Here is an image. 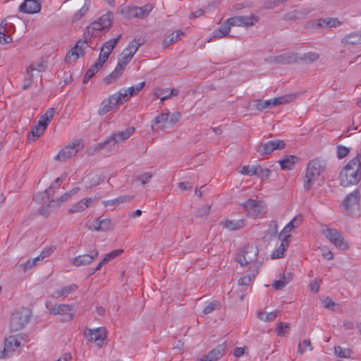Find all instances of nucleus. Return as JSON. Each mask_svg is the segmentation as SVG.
I'll return each instance as SVG.
<instances>
[{
  "label": "nucleus",
  "instance_id": "obj_12",
  "mask_svg": "<svg viewBox=\"0 0 361 361\" xmlns=\"http://www.w3.org/2000/svg\"><path fill=\"white\" fill-rule=\"evenodd\" d=\"M241 205L250 218L255 219L259 217L264 213L262 204L255 200L249 199L245 202L241 204Z\"/></svg>",
  "mask_w": 361,
  "mask_h": 361
},
{
  "label": "nucleus",
  "instance_id": "obj_22",
  "mask_svg": "<svg viewBox=\"0 0 361 361\" xmlns=\"http://www.w3.org/2000/svg\"><path fill=\"white\" fill-rule=\"evenodd\" d=\"M115 102L114 97H113L112 95L109 96L107 99H104L100 104L98 114L100 116H103L110 112L116 106L118 105L115 103Z\"/></svg>",
  "mask_w": 361,
  "mask_h": 361
},
{
  "label": "nucleus",
  "instance_id": "obj_44",
  "mask_svg": "<svg viewBox=\"0 0 361 361\" xmlns=\"http://www.w3.org/2000/svg\"><path fill=\"white\" fill-rule=\"evenodd\" d=\"M77 288L78 286L76 284H71L57 290L56 291V294L57 297L67 296L73 291H75Z\"/></svg>",
  "mask_w": 361,
  "mask_h": 361
},
{
  "label": "nucleus",
  "instance_id": "obj_53",
  "mask_svg": "<svg viewBox=\"0 0 361 361\" xmlns=\"http://www.w3.org/2000/svg\"><path fill=\"white\" fill-rule=\"evenodd\" d=\"M123 250H122V249L114 250L106 254L104 257L103 258V259L104 260V262L106 263H108L111 260H112L114 258L119 256L121 253H123Z\"/></svg>",
  "mask_w": 361,
  "mask_h": 361
},
{
  "label": "nucleus",
  "instance_id": "obj_23",
  "mask_svg": "<svg viewBox=\"0 0 361 361\" xmlns=\"http://www.w3.org/2000/svg\"><path fill=\"white\" fill-rule=\"evenodd\" d=\"M220 224L229 231H236L241 229L245 226L244 219L230 220L225 219L220 222Z\"/></svg>",
  "mask_w": 361,
  "mask_h": 361
},
{
  "label": "nucleus",
  "instance_id": "obj_29",
  "mask_svg": "<svg viewBox=\"0 0 361 361\" xmlns=\"http://www.w3.org/2000/svg\"><path fill=\"white\" fill-rule=\"evenodd\" d=\"M121 67V66L120 65H117L115 70L104 78V82L106 85L116 82L120 78L124 71Z\"/></svg>",
  "mask_w": 361,
  "mask_h": 361
},
{
  "label": "nucleus",
  "instance_id": "obj_49",
  "mask_svg": "<svg viewBox=\"0 0 361 361\" xmlns=\"http://www.w3.org/2000/svg\"><path fill=\"white\" fill-rule=\"evenodd\" d=\"M256 171L257 173L255 176L262 180L268 179L271 174V171L269 169H263L260 165L257 166Z\"/></svg>",
  "mask_w": 361,
  "mask_h": 361
},
{
  "label": "nucleus",
  "instance_id": "obj_31",
  "mask_svg": "<svg viewBox=\"0 0 361 361\" xmlns=\"http://www.w3.org/2000/svg\"><path fill=\"white\" fill-rule=\"evenodd\" d=\"M259 264H255L253 269L251 271V274H247L238 280L239 285L241 286H248L251 283L253 279L257 276L258 274V269H259Z\"/></svg>",
  "mask_w": 361,
  "mask_h": 361
},
{
  "label": "nucleus",
  "instance_id": "obj_47",
  "mask_svg": "<svg viewBox=\"0 0 361 361\" xmlns=\"http://www.w3.org/2000/svg\"><path fill=\"white\" fill-rule=\"evenodd\" d=\"M164 91V90L161 89V90H158L155 92V95L157 96V97L160 98L161 101H164L166 99H170L173 96H177L179 92V91L177 89L173 88V89H171L170 93L169 94V95H163L162 96V94H163Z\"/></svg>",
  "mask_w": 361,
  "mask_h": 361
},
{
  "label": "nucleus",
  "instance_id": "obj_16",
  "mask_svg": "<svg viewBox=\"0 0 361 361\" xmlns=\"http://www.w3.org/2000/svg\"><path fill=\"white\" fill-rule=\"evenodd\" d=\"M360 199V194L359 190H355L353 192L349 193L343 200L342 205L344 209L352 214L355 209L359 207V202Z\"/></svg>",
  "mask_w": 361,
  "mask_h": 361
},
{
  "label": "nucleus",
  "instance_id": "obj_62",
  "mask_svg": "<svg viewBox=\"0 0 361 361\" xmlns=\"http://www.w3.org/2000/svg\"><path fill=\"white\" fill-rule=\"evenodd\" d=\"M145 82H142L137 84L135 86H132L128 89L130 96H133V94L139 92L145 86Z\"/></svg>",
  "mask_w": 361,
  "mask_h": 361
},
{
  "label": "nucleus",
  "instance_id": "obj_8",
  "mask_svg": "<svg viewBox=\"0 0 361 361\" xmlns=\"http://www.w3.org/2000/svg\"><path fill=\"white\" fill-rule=\"evenodd\" d=\"M257 255L258 248L255 245H247L245 246L241 252L237 255L236 259L241 266L252 264H258L256 263ZM255 265H253V267Z\"/></svg>",
  "mask_w": 361,
  "mask_h": 361
},
{
  "label": "nucleus",
  "instance_id": "obj_20",
  "mask_svg": "<svg viewBox=\"0 0 361 361\" xmlns=\"http://www.w3.org/2000/svg\"><path fill=\"white\" fill-rule=\"evenodd\" d=\"M106 333L107 331L105 327H99L95 329H89L85 336L90 338V341L103 342L106 338Z\"/></svg>",
  "mask_w": 361,
  "mask_h": 361
},
{
  "label": "nucleus",
  "instance_id": "obj_55",
  "mask_svg": "<svg viewBox=\"0 0 361 361\" xmlns=\"http://www.w3.org/2000/svg\"><path fill=\"white\" fill-rule=\"evenodd\" d=\"M178 41V37L177 36H175L174 33H171L170 35H169L164 39L163 43H162V47L164 48H166L169 46L176 43Z\"/></svg>",
  "mask_w": 361,
  "mask_h": 361
},
{
  "label": "nucleus",
  "instance_id": "obj_4",
  "mask_svg": "<svg viewBox=\"0 0 361 361\" xmlns=\"http://www.w3.org/2000/svg\"><path fill=\"white\" fill-rule=\"evenodd\" d=\"M21 341H26L25 335L23 334L12 335L6 338L4 350L0 351V359H6L11 356L16 348L20 346Z\"/></svg>",
  "mask_w": 361,
  "mask_h": 361
},
{
  "label": "nucleus",
  "instance_id": "obj_57",
  "mask_svg": "<svg viewBox=\"0 0 361 361\" xmlns=\"http://www.w3.org/2000/svg\"><path fill=\"white\" fill-rule=\"evenodd\" d=\"M256 169L257 166H244L242 168L240 173L244 175L254 176L257 173Z\"/></svg>",
  "mask_w": 361,
  "mask_h": 361
},
{
  "label": "nucleus",
  "instance_id": "obj_21",
  "mask_svg": "<svg viewBox=\"0 0 361 361\" xmlns=\"http://www.w3.org/2000/svg\"><path fill=\"white\" fill-rule=\"evenodd\" d=\"M226 353V345L224 344H219L207 355H204L201 360L202 361H216Z\"/></svg>",
  "mask_w": 361,
  "mask_h": 361
},
{
  "label": "nucleus",
  "instance_id": "obj_52",
  "mask_svg": "<svg viewBox=\"0 0 361 361\" xmlns=\"http://www.w3.org/2000/svg\"><path fill=\"white\" fill-rule=\"evenodd\" d=\"M152 178V174L149 172H145L143 173H141L138 176H137L135 178V181H140L142 183V185H145L146 183H149L151 178Z\"/></svg>",
  "mask_w": 361,
  "mask_h": 361
},
{
  "label": "nucleus",
  "instance_id": "obj_26",
  "mask_svg": "<svg viewBox=\"0 0 361 361\" xmlns=\"http://www.w3.org/2000/svg\"><path fill=\"white\" fill-rule=\"evenodd\" d=\"M302 222V216H295L282 230L279 234V238H283L284 235H288V233L291 232L295 228L299 227Z\"/></svg>",
  "mask_w": 361,
  "mask_h": 361
},
{
  "label": "nucleus",
  "instance_id": "obj_30",
  "mask_svg": "<svg viewBox=\"0 0 361 361\" xmlns=\"http://www.w3.org/2000/svg\"><path fill=\"white\" fill-rule=\"evenodd\" d=\"M92 201V198H85L81 200L69 209V212L73 214L82 212L89 206V203Z\"/></svg>",
  "mask_w": 361,
  "mask_h": 361
},
{
  "label": "nucleus",
  "instance_id": "obj_15",
  "mask_svg": "<svg viewBox=\"0 0 361 361\" xmlns=\"http://www.w3.org/2000/svg\"><path fill=\"white\" fill-rule=\"evenodd\" d=\"M47 307L49 310V312L51 314H61L64 318L61 320L62 322L71 321L73 317L74 313L72 312V306L66 304L55 305L51 307H49L47 305Z\"/></svg>",
  "mask_w": 361,
  "mask_h": 361
},
{
  "label": "nucleus",
  "instance_id": "obj_25",
  "mask_svg": "<svg viewBox=\"0 0 361 361\" xmlns=\"http://www.w3.org/2000/svg\"><path fill=\"white\" fill-rule=\"evenodd\" d=\"M47 123H44L39 120L37 125H35L28 135L29 141H35L37 140L47 129Z\"/></svg>",
  "mask_w": 361,
  "mask_h": 361
},
{
  "label": "nucleus",
  "instance_id": "obj_43",
  "mask_svg": "<svg viewBox=\"0 0 361 361\" xmlns=\"http://www.w3.org/2000/svg\"><path fill=\"white\" fill-rule=\"evenodd\" d=\"M334 353L338 357L349 358L351 356L352 350L338 345L334 347Z\"/></svg>",
  "mask_w": 361,
  "mask_h": 361
},
{
  "label": "nucleus",
  "instance_id": "obj_9",
  "mask_svg": "<svg viewBox=\"0 0 361 361\" xmlns=\"http://www.w3.org/2000/svg\"><path fill=\"white\" fill-rule=\"evenodd\" d=\"M140 45L141 44L135 39L130 42L120 54L117 65H120L121 68L124 70L126 66L130 61Z\"/></svg>",
  "mask_w": 361,
  "mask_h": 361
},
{
  "label": "nucleus",
  "instance_id": "obj_48",
  "mask_svg": "<svg viewBox=\"0 0 361 361\" xmlns=\"http://www.w3.org/2000/svg\"><path fill=\"white\" fill-rule=\"evenodd\" d=\"M169 116V113L160 114L153 120V123L165 127Z\"/></svg>",
  "mask_w": 361,
  "mask_h": 361
},
{
  "label": "nucleus",
  "instance_id": "obj_33",
  "mask_svg": "<svg viewBox=\"0 0 361 361\" xmlns=\"http://www.w3.org/2000/svg\"><path fill=\"white\" fill-rule=\"evenodd\" d=\"M85 51H79L75 47H73L65 56V61L67 63H71L76 61L80 56L85 55Z\"/></svg>",
  "mask_w": 361,
  "mask_h": 361
},
{
  "label": "nucleus",
  "instance_id": "obj_56",
  "mask_svg": "<svg viewBox=\"0 0 361 361\" xmlns=\"http://www.w3.org/2000/svg\"><path fill=\"white\" fill-rule=\"evenodd\" d=\"M220 307V303L216 300H213L209 302L203 310V313L204 314H208L212 312L216 308H219Z\"/></svg>",
  "mask_w": 361,
  "mask_h": 361
},
{
  "label": "nucleus",
  "instance_id": "obj_13",
  "mask_svg": "<svg viewBox=\"0 0 361 361\" xmlns=\"http://www.w3.org/2000/svg\"><path fill=\"white\" fill-rule=\"evenodd\" d=\"M286 144L281 140H272L262 142L256 147V150L261 155L269 154L275 149H282Z\"/></svg>",
  "mask_w": 361,
  "mask_h": 361
},
{
  "label": "nucleus",
  "instance_id": "obj_38",
  "mask_svg": "<svg viewBox=\"0 0 361 361\" xmlns=\"http://www.w3.org/2000/svg\"><path fill=\"white\" fill-rule=\"evenodd\" d=\"M85 3L83 5V6L73 15V18H72L73 22L78 21L84 16H85L86 13L89 11V9L90 7V1H87V0H85Z\"/></svg>",
  "mask_w": 361,
  "mask_h": 361
},
{
  "label": "nucleus",
  "instance_id": "obj_61",
  "mask_svg": "<svg viewBox=\"0 0 361 361\" xmlns=\"http://www.w3.org/2000/svg\"><path fill=\"white\" fill-rule=\"evenodd\" d=\"M61 182V178L59 177L55 179L54 183L51 184V185L49 188L48 190H45V192L47 194L48 197L49 198L51 195V192H52V195L55 192V190L59 188Z\"/></svg>",
  "mask_w": 361,
  "mask_h": 361
},
{
  "label": "nucleus",
  "instance_id": "obj_45",
  "mask_svg": "<svg viewBox=\"0 0 361 361\" xmlns=\"http://www.w3.org/2000/svg\"><path fill=\"white\" fill-rule=\"evenodd\" d=\"M211 206L204 205L199 207L195 213V217L201 219H206L209 216Z\"/></svg>",
  "mask_w": 361,
  "mask_h": 361
},
{
  "label": "nucleus",
  "instance_id": "obj_34",
  "mask_svg": "<svg viewBox=\"0 0 361 361\" xmlns=\"http://www.w3.org/2000/svg\"><path fill=\"white\" fill-rule=\"evenodd\" d=\"M340 21L337 18H327L319 20L317 25L321 27H336L340 25Z\"/></svg>",
  "mask_w": 361,
  "mask_h": 361
},
{
  "label": "nucleus",
  "instance_id": "obj_19",
  "mask_svg": "<svg viewBox=\"0 0 361 361\" xmlns=\"http://www.w3.org/2000/svg\"><path fill=\"white\" fill-rule=\"evenodd\" d=\"M269 61L277 64L288 65L298 63V56L294 53H286L271 57Z\"/></svg>",
  "mask_w": 361,
  "mask_h": 361
},
{
  "label": "nucleus",
  "instance_id": "obj_32",
  "mask_svg": "<svg viewBox=\"0 0 361 361\" xmlns=\"http://www.w3.org/2000/svg\"><path fill=\"white\" fill-rule=\"evenodd\" d=\"M7 22L4 20L0 23V44H7L12 40V37L10 35H7Z\"/></svg>",
  "mask_w": 361,
  "mask_h": 361
},
{
  "label": "nucleus",
  "instance_id": "obj_59",
  "mask_svg": "<svg viewBox=\"0 0 361 361\" xmlns=\"http://www.w3.org/2000/svg\"><path fill=\"white\" fill-rule=\"evenodd\" d=\"M242 16H234L229 18L226 20L229 27L232 26H242Z\"/></svg>",
  "mask_w": 361,
  "mask_h": 361
},
{
  "label": "nucleus",
  "instance_id": "obj_6",
  "mask_svg": "<svg viewBox=\"0 0 361 361\" xmlns=\"http://www.w3.org/2000/svg\"><path fill=\"white\" fill-rule=\"evenodd\" d=\"M135 131L134 127L128 128L122 131L114 133L107 137L104 142L98 145L99 149H104L108 145H118L128 140Z\"/></svg>",
  "mask_w": 361,
  "mask_h": 361
},
{
  "label": "nucleus",
  "instance_id": "obj_46",
  "mask_svg": "<svg viewBox=\"0 0 361 361\" xmlns=\"http://www.w3.org/2000/svg\"><path fill=\"white\" fill-rule=\"evenodd\" d=\"M101 68L97 66V64H92L90 68L87 71L84 78H83V80H82V82L83 83H87L90 79L96 73L98 72V71Z\"/></svg>",
  "mask_w": 361,
  "mask_h": 361
},
{
  "label": "nucleus",
  "instance_id": "obj_17",
  "mask_svg": "<svg viewBox=\"0 0 361 361\" xmlns=\"http://www.w3.org/2000/svg\"><path fill=\"white\" fill-rule=\"evenodd\" d=\"M80 147V141L75 140L72 144L68 145L64 148L61 149L55 159L60 161H65L75 156L78 152Z\"/></svg>",
  "mask_w": 361,
  "mask_h": 361
},
{
  "label": "nucleus",
  "instance_id": "obj_42",
  "mask_svg": "<svg viewBox=\"0 0 361 361\" xmlns=\"http://www.w3.org/2000/svg\"><path fill=\"white\" fill-rule=\"evenodd\" d=\"M242 26L248 27L255 25L259 21V17L256 15L249 16H242Z\"/></svg>",
  "mask_w": 361,
  "mask_h": 361
},
{
  "label": "nucleus",
  "instance_id": "obj_24",
  "mask_svg": "<svg viewBox=\"0 0 361 361\" xmlns=\"http://www.w3.org/2000/svg\"><path fill=\"white\" fill-rule=\"evenodd\" d=\"M292 238L290 234L286 235L281 239V243L278 249H276L271 255L272 259H279L283 257L284 252L288 247L289 239Z\"/></svg>",
  "mask_w": 361,
  "mask_h": 361
},
{
  "label": "nucleus",
  "instance_id": "obj_3",
  "mask_svg": "<svg viewBox=\"0 0 361 361\" xmlns=\"http://www.w3.org/2000/svg\"><path fill=\"white\" fill-rule=\"evenodd\" d=\"M113 20V13L107 12L102 15L98 20L94 21L85 29V34L90 37H97V32L107 31L111 27Z\"/></svg>",
  "mask_w": 361,
  "mask_h": 361
},
{
  "label": "nucleus",
  "instance_id": "obj_14",
  "mask_svg": "<svg viewBox=\"0 0 361 361\" xmlns=\"http://www.w3.org/2000/svg\"><path fill=\"white\" fill-rule=\"evenodd\" d=\"M99 256V250L97 248L90 250L88 253L80 255L72 259L73 265L79 267L90 264Z\"/></svg>",
  "mask_w": 361,
  "mask_h": 361
},
{
  "label": "nucleus",
  "instance_id": "obj_64",
  "mask_svg": "<svg viewBox=\"0 0 361 361\" xmlns=\"http://www.w3.org/2000/svg\"><path fill=\"white\" fill-rule=\"evenodd\" d=\"M134 197V195H121L116 198V204L117 205L122 204V203H126L130 202Z\"/></svg>",
  "mask_w": 361,
  "mask_h": 361
},
{
  "label": "nucleus",
  "instance_id": "obj_5",
  "mask_svg": "<svg viewBox=\"0 0 361 361\" xmlns=\"http://www.w3.org/2000/svg\"><path fill=\"white\" fill-rule=\"evenodd\" d=\"M152 7L147 4L142 7L121 6L118 8V13L124 15L126 18H145L151 12Z\"/></svg>",
  "mask_w": 361,
  "mask_h": 361
},
{
  "label": "nucleus",
  "instance_id": "obj_60",
  "mask_svg": "<svg viewBox=\"0 0 361 361\" xmlns=\"http://www.w3.org/2000/svg\"><path fill=\"white\" fill-rule=\"evenodd\" d=\"M349 152H350V149L345 146L338 145L337 147V157L339 159H343L344 157H345L348 154Z\"/></svg>",
  "mask_w": 361,
  "mask_h": 361
},
{
  "label": "nucleus",
  "instance_id": "obj_7",
  "mask_svg": "<svg viewBox=\"0 0 361 361\" xmlns=\"http://www.w3.org/2000/svg\"><path fill=\"white\" fill-rule=\"evenodd\" d=\"M30 314L29 310L22 308L13 313L10 320V329L12 331L21 330L29 322Z\"/></svg>",
  "mask_w": 361,
  "mask_h": 361
},
{
  "label": "nucleus",
  "instance_id": "obj_27",
  "mask_svg": "<svg viewBox=\"0 0 361 361\" xmlns=\"http://www.w3.org/2000/svg\"><path fill=\"white\" fill-rule=\"evenodd\" d=\"M341 43L352 45L360 44H361V33L351 32L342 38Z\"/></svg>",
  "mask_w": 361,
  "mask_h": 361
},
{
  "label": "nucleus",
  "instance_id": "obj_18",
  "mask_svg": "<svg viewBox=\"0 0 361 361\" xmlns=\"http://www.w3.org/2000/svg\"><path fill=\"white\" fill-rule=\"evenodd\" d=\"M42 5L38 0H25L19 6V11L27 14L39 13Z\"/></svg>",
  "mask_w": 361,
  "mask_h": 361
},
{
  "label": "nucleus",
  "instance_id": "obj_50",
  "mask_svg": "<svg viewBox=\"0 0 361 361\" xmlns=\"http://www.w3.org/2000/svg\"><path fill=\"white\" fill-rule=\"evenodd\" d=\"M307 349L309 350H312L313 348L312 347L310 340L305 339L302 341V343L298 344V353L300 354H303Z\"/></svg>",
  "mask_w": 361,
  "mask_h": 361
},
{
  "label": "nucleus",
  "instance_id": "obj_58",
  "mask_svg": "<svg viewBox=\"0 0 361 361\" xmlns=\"http://www.w3.org/2000/svg\"><path fill=\"white\" fill-rule=\"evenodd\" d=\"M56 249V245H51L49 247H47L43 249V250L39 254V256L42 259L49 257Z\"/></svg>",
  "mask_w": 361,
  "mask_h": 361
},
{
  "label": "nucleus",
  "instance_id": "obj_39",
  "mask_svg": "<svg viewBox=\"0 0 361 361\" xmlns=\"http://www.w3.org/2000/svg\"><path fill=\"white\" fill-rule=\"evenodd\" d=\"M279 313V310L266 313L262 311L257 312V318L264 322H271L276 319Z\"/></svg>",
  "mask_w": 361,
  "mask_h": 361
},
{
  "label": "nucleus",
  "instance_id": "obj_51",
  "mask_svg": "<svg viewBox=\"0 0 361 361\" xmlns=\"http://www.w3.org/2000/svg\"><path fill=\"white\" fill-rule=\"evenodd\" d=\"M54 112L55 109L54 108L49 109L47 112L40 117L39 120L44 123H47V126H48L54 117Z\"/></svg>",
  "mask_w": 361,
  "mask_h": 361
},
{
  "label": "nucleus",
  "instance_id": "obj_37",
  "mask_svg": "<svg viewBox=\"0 0 361 361\" xmlns=\"http://www.w3.org/2000/svg\"><path fill=\"white\" fill-rule=\"evenodd\" d=\"M230 27L226 20L217 30L213 32L214 38H222L228 35Z\"/></svg>",
  "mask_w": 361,
  "mask_h": 361
},
{
  "label": "nucleus",
  "instance_id": "obj_11",
  "mask_svg": "<svg viewBox=\"0 0 361 361\" xmlns=\"http://www.w3.org/2000/svg\"><path fill=\"white\" fill-rule=\"evenodd\" d=\"M293 98V95H285L283 97H279L276 98H273L271 99H268L266 101H262L259 99H257L255 101V106L257 108V109L259 111H263L266 109H271L275 106L279 105V104H285L287 103H289L292 101V99Z\"/></svg>",
  "mask_w": 361,
  "mask_h": 361
},
{
  "label": "nucleus",
  "instance_id": "obj_2",
  "mask_svg": "<svg viewBox=\"0 0 361 361\" xmlns=\"http://www.w3.org/2000/svg\"><path fill=\"white\" fill-rule=\"evenodd\" d=\"M326 164L319 159L309 161L304 177V189L308 192L319 176L326 171Z\"/></svg>",
  "mask_w": 361,
  "mask_h": 361
},
{
  "label": "nucleus",
  "instance_id": "obj_1",
  "mask_svg": "<svg viewBox=\"0 0 361 361\" xmlns=\"http://www.w3.org/2000/svg\"><path fill=\"white\" fill-rule=\"evenodd\" d=\"M339 179L341 185L348 187L357 184L361 179L360 154H357L345 166L340 172Z\"/></svg>",
  "mask_w": 361,
  "mask_h": 361
},
{
  "label": "nucleus",
  "instance_id": "obj_36",
  "mask_svg": "<svg viewBox=\"0 0 361 361\" xmlns=\"http://www.w3.org/2000/svg\"><path fill=\"white\" fill-rule=\"evenodd\" d=\"M97 221V226L94 228L97 231H106L112 228V223L109 219L99 218Z\"/></svg>",
  "mask_w": 361,
  "mask_h": 361
},
{
  "label": "nucleus",
  "instance_id": "obj_10",
  "mask_svg": "<svg viewBox=\"0 0 361 361\" xmlns=\"http://www.w3.org/2000/svg\"><path fill=\"white\" fill-rule=\"evenodd\" d=\"M322 233L336 247L343 250L349 247L348 243L345 241L341 233L338 232L337 229L326 228L322 230Z\"/></svg>",
  "mask_w": 361,
  "mask_h": 361
},
{
  "label": "nucleus",
  "instance_id": "obj_28",
  "mask_svg": "<svg viewBox=\"0 0 361 361\" xmlns=\"http://www.w3.org/2000/svg\"><path fill=\"white\" fill-rule=\"evenodd\" d=\"M298 157L295 155H288L279 161L281 169L291 170L293 169L295 163L298 161Z\"/></svg>",
  "mask_w": 361,
  "mask_h": 361
},
{
  "label": "nucleus",
  "instance_id": "obj_54",
  "mask_svg": "<svg viewBox=\"0 0 361 361\" xmlns=\"http://www.w3.org/2000/svg\"><path fill=\"white\" fill-rule=\"evenodd\" d=\"M92 37L89 36V35H86L84 33L83 39H79L74 47L79 51H84V45L87 44L89 41L91 40Z\"/></svg>",
  "mask_w": 361,
  "mask_h": 361
},
{
  "label": "nucleus",
  "instance_id": "obj_63",
  "mask_svg": "<svg viewBox=\"0 0 361 361\" xmlns=\"http://www.w3.org/2000/svg\"><path fill=\"white\" fill-rule=\"evenodd\" d=\"M109 54H108V53L102 52V51H101L99 58L97 59V61L94 63L97 64V66H99L100 68H102L103 64L109 59Z\"/></svg>",
  "mask_w": 361,
  "mask_h": 361
},
{
  "label": "nucleus",
  "instance_id": "obj_40",
  "mask_svg": "<svg viewBox=\"0 0 361 361\" xmlns=\"http://www.w3.org/2000/svg\"><path fill=\"white\" fill-rule=\"evenodd\" d=\"M319 58V54L317 52H307L302 56H298V62H314Z\"/></svg>",
  "mask_w": 361,
  "mask_h": 361
},
{
  "label": "nucleus",
  "instance_id": "obj_35",
  "mask_svg": "<svg viewBox=\"0 0 361 361\" xmlns=\"http://www.w3.org/2000/svg\"><path fill=\"white\" fill-rule=\"evenodd\" d=\"M121 37V35H119L116 38L106 42L100 49L102 52L108 53L110 55Z\"/></svg>",
  "mask_w": 361,
  "mask_h": 361
},
{
  "label": "nucleus",
  "instance_id": "obj_41",
  "mask_svg": "<svg viewBox=\"0 0 361 361\" xmlns=\"http://www.w3.org/2000/svg\"><path fill=\"white\" fill-rule=\"evenodd\" d=\"M128 90H121L118 93L112 94L113 97H114V100L116 101L115 103L119 105L128 101L130 97L129 95V92L128 93Z\"/></svg>",
  "mask_w": 361,
  "mask_h": 361
}]
</instances>
